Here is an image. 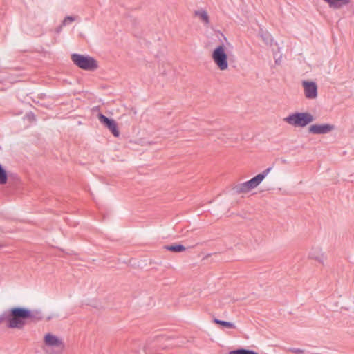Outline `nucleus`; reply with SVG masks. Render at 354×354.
I'll list each match as a JSON object with an SVG mask.
<instances>
[{
  "instance_id": "5",
  "label": "nucleus",
  "mask_w": 354,
  "mask_h": 354,
  "mask_svg": "<svg viewBox=\"0 0 354 354\" xmlns=\"http://www.w3.org/2000/svg\"><path fill=\"white\" fill-rule=\"evenodd\" d=\"M212 59L221 71H225L228 68L226 46L224 44L218 45L215 48L212 53Z\"/></svg>"
},
{
  "instance_id": "20",
  "label": "nucleus",
  "mask_w": 354,
  "mask_h": 354,
  "mask_svg": "<svg viewBox=\"0 0 354 354\" xmlns=\"http://www.w3.org/2000/svg\"><path fill=\"white\" fill-rule=\"evenodd\" d=\"M63 26H62V24L60 26L57 28V32H59L62 30V28Z\"/></svg>"
},
{
  "instance_id": "12",
  "label": "nucleus",
  "mask_w": 354,
  "mask_h": 354,
  "mask_svg": "<svg viewBox=\"0 0 354 354\" xmlns=\"http://www.w3.org/2000/svg\"><path fill=\"white\" fill-rule=\"evenodd\" d=\"M194 15L197 17L199 20L203 22L205 25H208L209 23V17L207 12L203 10H198L195 11Z\"/></svg>"
},
{
  "instance_id": "7",
  "label": "nucleus",
  "mask_w": 354,
  "mask_h": 354,
  "mask_svg": "<svg viewBox=\"0 0 354 354\" xmlns=\"http://www.w3.org/2000/svg\"><path fill=\"white\" fill-rule=\"evenodd\" d=\"M335 129V127L331 124H315L310 126L308 132L315 135L327 134Z\"/></svg>"
},
{
  "instance_id": "10",
  "label": "nucleus",
  "mask_w": 354,
  "mask_h": 354,
  "mask_svg": "<svg viewBox=\"0 0 354 354\" xmlns=\"http://www.w3.org/2000/svg\"><path fill=\"white\" fill-rule=\"evenodd\" d=\"M308 258L324 264L326 257L320 247H312L308 252Z\"/></svg>"
},
{
  "instance_id": "15",
  "label": "nucleus",
  "mask_w": 354,
  "mask_h": 354,
  "mask_svg": "<svg viewBox=\"0 0 354 354\" xmlns=\"http://www.w3.org/2000/svg\"><path fill=\"white\" fill-rule=\"evenodd\" d=\"M165 248L167 250L173 252H182L185 251L186 248L182 245H166Z\"/></svg>"
},
{
  "instance_id": "18",
  "label": "nucleus",
  "mask_w": 354,
  "mask_h": 354,
  "mask_svg": "<svg viewBox=\"0 0 354 354\" xmlns=\"http://www.w3.org/2000/svg\"><path fill=\"white\" fill-rule=\"evenodd\" d=\"M76 19V17L73 16H68L64 18V19L62 21V26H67L70 24L71 23L73 22Z\"/></svg>"
},
{
  "instance_id": "13",
  "label": "nucleus",
  "mask_w": 354,
  "mask_h": 354,
  "mask_svg": "<svg viewBox=\"0 0 354 354\" xmlns=\"http://www.w3.org/2000/svg\"><path fill=\"white\" fill-rule=\"evenodd\" d=\"M326 3H328L330 8H340L348 4V0H324Z\"/></svg>"
},
{
  "instance_id": "22",
  "label": "nucleus",
  "mask_w": 354,
  "mask_h": 354,
  "mask_svg": "<svg viewBox=\"0 0 354 354\" xmlns=\"http://www.w3.org/2000/svg\"><path fill=\"white\" fill-rule=\"evenodd\" d=\"M270 37V35H267L266 37H264L263 39H268Z\"/></svg>"
},
{
  "instance_id": "14",
  "label": "nucleus",
  "mask_w": 354,
  "mask_h": 354,
  "mask_svg": "<svg viewBox=\"0 0 354 354\" xmlns=\"http://www.w3.org/2000/svg\"><path fill=\"white\" fill-rule=\"evenodd\" d=\"M214 322L218 324H220L223 326L224 329H232V330H237V327L233 322H226L219 320L218 319H214Z\"/></svg>"
},
{
  "instance_id": "11",
  "label": "nucleus",
  "mask_w": 354,
  "mask_h": 354,
  "mask_svg": "<svg viewBox=\"0 0 354 354\" xmlns=\"http://www.w3.org/2000/svg\"><path fill=\"white\" fill-rule=\"evenodd\" d=\"M45 344L47 346L59 348L62 349L64 348L63 342L61 339H59L57 337L51 335L50 333H47L44 337Z\"/></svg>"
},
{
  "instance_id": "3",
  "label": "nucleus",
  "mask_w": 354,
  "mask_h": 354,
  "mask_svg": "<svg viewBox=\"0 0 354 354\" xmlns=\"http://www.w3.org/2000/svg\"><path fill=\"white\" fill-rule=\"evenodd\" d=\"M272 170V167H268L265 169L262 173L259 174L256 176L253 177L250 180L236 185L234 187V191L236 194L248 193L252 189L256 188L267 176V175Z\"/></svg>"
},
{
  "instance_id": "16",
  "label": "nucleus",
  "mask_w": 354,
  "mask_h": 354,
  "mask_svg": "<svg viewBox=\"0 0 354 354\" xmlns=\"http://www.w3.org/2000/svg\"><path fill=\"white\" fill-rule=\"evenodd\" d=\"M230 354H259V353L252 350L245 349V348H239V349L230 351Z\"/></svg>"
},
{
  "instance_id": "8",
  "label": "nucleus",
  "mask_w": 354,
  "mask_h": 354,
  "mask_svg": "<svg viewBox=\"0 0 354 354\" xmlns=\"http://www.w3.org/2000/svg\"><path fill=\"white\" fill-rule=\"evenodd\" d=\"M302 86L304 95L307 99L314 100L317 97V86L315 82L310 81H303Z\"/></svg>"
},
{
  "instance_id": "6",
  "label": "nucleus",
  "mask_w": 354,
  "mask_h": 354,
  "mask_svg": "<svg viewBox=\"0 0 354 354\" xmlns=\"http://www.w3.org/2000/svg\"><path fill=\"white\" fill-rule=\"evenodd\" d=\"M71 59L77 66L85 71H94L98 67L96 60L88 55L75 53L71 55Z\"/></svg>"
},
{
  "instance_id": "4",
  "label": "nucleus",
  "mask_w": 354,
  "mask_h": 354,
  "mask_svg": "<svg viewBox=\"0 0 354 354\" xmlns=\"http://www.w3.org/2000/svg\"><path fill=\"white\" fill-rule=\"evenodd\" d=\"M272 170V167H268L265 169L262 173L259 174L256 176L253 177L250 180L236 185L234 187V191L236 194L248 193L252 189L256 188L267 176V175Z\"/></svg>"
},
{
  "instance_id": "19",
  "label": "nucleus",
  "mask_w": 354,
  "mask_h": 354,
  "mask_svg": "<svg viewBox=\"0 0 354 354\" xmlns=\"http://www.w3.org/2000/svg\"><path fill=\"white\" fill-rule=\"evenodd\" d=\"M289 351L296 354H301L304 353V351L300 348H291L289 349Z\"/></svg>"
},
{
  "instance_id": "9",
  "label": "nucleus",
  "mask_w": 354,
  "mask_h": 354,
  "mask_svg": "<svg viewBox=\"0 0 354 354\" xmlns=\"http://www.w3.org/2000/svg\"><path fill=\"white\" fill-rule=\"evenodd\" d=\"M100 122L104 124L113 133L115 137H118L120 131L118 129L117 123L113 119H109L102 113L97 115Z\"/></svg>"
},
{
  "instance_id": "17",
  "label": "nucleus",
  "mask_w": 354,
  "mask_h": 354,
  "mask_svg": "<svg viewBox=\"0 0 354 354\" xmlns=\"http://www.w3.org/2000/svg\"><path fill=\"white\" fill-rule=\"evenodd\" d=\"M8 176L6 171L0 165V185L6 184L7 182Z\"/></svg>"
},
{
  "instance_id": "1",
  "label": "nucleus",
  "mask_w": 354,
  "mask_h": 354,
  "mask_svg": "<svg viewBox=\"0 0 354 354\" xmlns=\"http://www.w3.org/2000/svg\"><path fill=\"white\" fill-rule=\"evenodd\" d=\"M44 318V314L40 309L17 306L10 309L7 324L10 328L23 330L26 326L35 324Z\"/></svg>"
},
{
  "instance_id": "2",
  "label": "nucleus",
  "mask_w": 354,
  "mask_h": 354,
  "mask_svg": "<svg viewBox=\"0 0 354 354\" xmlns=\"http://www.w3.org/2000/svg\"><path fill=\"white\" fill-rule=\"evenodd\" d=\"M314 120V116L308 112H296L283 118L285 122L296 128H304Z\"/></svg>"
},
{
  "instance_id": "21",
  "label": "nucleus",
  "mask_w": 354,
  "mask_h": 354,
  "mask_svg": "<svg viewBox=\"0 0 354 354\" xmlns=\"http://www.w3.org/2000/svg\"><path fill=\"white\" fill-rule=\"evenodd\" d=\"M205 134H206L207 136H211V135H212V133H211V131H210L209 130H207V131H205Z\"/></svg>"
}]
</instances>
